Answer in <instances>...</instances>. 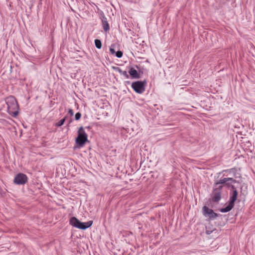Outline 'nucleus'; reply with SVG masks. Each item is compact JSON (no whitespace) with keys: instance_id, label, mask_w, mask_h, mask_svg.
Segmentation results:
<instances>
[{"instance_id":"obj_1","label":"nucleus","mask_w":255,"mask_h":255,"mask_svg":"<svg viewBox=\"0 0 255 255\" xmlns=\"http://www.w3.org/2000/svg\"><path fill=\"white\" fill-rule=\"evenodd\" d=\"M93 223L92 221H89L87 222H81L75 217H73L70 219V224L71 225L81 230H86L90 227Z\"/></svg>"},{"instance_id":"obj_2","label":"nucleus","mask_w":255,"mask_h":255,"mask_svg":"<svg viewBox=\"0 0 255 255\" xmlns=\"http://www.w3.org/2000/svg\"><path fill=\"white\" fill-rule=\"evenodd\" d=\"M88 141V135L82 127L78 131V136L76 138V143L78 147H82Z\"/></svg>"},{"instance_id":"obj_3","label":"nucleus","mask_w":255,"mask_h":255,"mask_svg":"<svg viewBox=\"0 0 255 255\" xmlns=\"http://www.w3.org/2000/svg\"><path fill=\"white\" fill-rule=\"evenodd\" d=\"M6 102L8 108V112H18L19 106L16 99L13 96L6 98Z\"/></svg>"},{"instance_id":"obj_4","label":"nucleus","mask_w":255,"mask_h":255,"mask_svg":"<svg viewBox=\"0 0 255 255\" xmlns=\"http://www.w3.org/2000/svg\"><path fill=\"white\" fill-rule=\"evenodd\" d=\"M146 81H138L134 82L131 84V87L138 94H142L145 91Z\"/></svg>"},{"instance_id":"obj_5","label":"nucleus","mask_w":255,"mask_h":255,"mask_svg":"<svg viewBox=\"0 0 255 255\" xmlns=\"http://www.w3.org/2000/svg\"><path fill=\"white\" fill-rule=\"evenodd\" d=\"M28 180L27 176L22 173H19L15 176L13 183L16 185H24Z\"/></svg>"},{"instance_id":"obj_6","label":"nucleus","mask_w":255,"mask_h":255,"mask_svg":"<svg viewBox=\"0 0 255 255\" xmlns=\"http://www.w3.org/2000/svg\"><path fill=\"white\" fill-rule=\"evenodd\" d=\"M203 214L206 217H208L210 220H214L218 217L219 215L214 212V211L209 208L206 206L203 207Z\"/></svg>"},{"instance_id":"obj_7","label":"nucleus","mask_w":255,"mask_h":255,"mask_svg":"<svg viewBox=\"0 0 255 255\" xmlns=\"http://www.w3.org/2000/svg\"><path fill=\"white\" fill-rule=\"evenodd\" d=\"M220 183H223L225 187L228 189H230L233 184L236 183H239L236 179L233 178L226 177L220 179Z\"/></svg>"},{"instance_id":"obj_8","label":"nucleus","mask_w":255,"mask_h":255,"mask_svg":"<svg viewBox=\"0 0 255 255\" xmlns=\"http://www.w3.org/2000/svg\"><path fill=\"white\" fill-rule=\"evenodd\" d=\"M100 14L101 16V20L102 23L103 28L104 30V31L107 32L109 31L110 29V26L108 23L107 19L102 11L100 12Z\"/></svg>"},{"instance_id":"obj_9","label":"nucleus","mask_w":255,"mask_h":255,"mask_svg":"<svg viewBox=\"0 0 255 255\" xmlns=\"http://www.w3.org/2000/svg\"><path fill=\"white\" fill-rule=\"evenodd\" d=\"M211 196L213 202H218L221 199V193L213 189Z\"/></svg>"},{"instance_id":"obj_10","label":"nucleus","mask_w":255,"mask_h":255,"mask_svg":"<svg viewBox=\"0 0 255 255\" xmlns=\"http://www.w3.org/2000/svg\"><path fill=\"white\" fill-rule=\"evenodd\" d=\"M238 192L237 190L230 191L229 201L235 204L237 200Z\"/></svg>"},{"instance_id":"obj_11","label":"nucleus","mask_w":255,"mask_h":255,"mask_svg":"<svg viewBox=\"0 0 255 255\" xmlns=\"http://www.w3.org/2000/svg\"><path fill=\"white\" fill-rule=\"evenodd\" d=\"M235 204L229 201V204L225 208H221L220 211L222 213H227L231 211L234 207Z\"/></svg>"},{"instance_id":"obj_12","label":"nucleus","mask_w":255,"mask_h":255,"mask_svg":"<svg viewBox=\"0 0 255 255\" xmlns=\"http://www.w3.org/2000/svg\"><path fill=\"white\" fill-rule=\"evenodd\" d=\"M128 73L132 78L139 79L140 78V75L138 74L137 71L133 68H130L128 71Z\"/></svg>"},{"instance_id":"obj_13","label":"nucleus","mask_w":255,"mask_h":255,"mask_svg":"<svg viewBox=\"0 0 255 255\" xmlns=\"http://www.w3.org/2000/svg\"><path fill=\"white\" fill-rule=\"evenodd\" d=\"M224 186H225L223 183H220V179L218 181H217L214 183L213 186V189H214L216 190H218V191L222 193V190Z\"/></svg>"},{"instance_id":"obj_14","label":"nucleus","mask_w":255,"mask_h":255,"mask_svg":"<svg viewBox=\"0 0 255 255\" xmlns=\"http://www.w3.org/2000/svg\"><path fill=\"white\" fill-rule=\"evenodd\" d=\"M114 70L119 72L121 75L124 76V77L126 79L129 78V75L128 74L127 72L126 71H123L119 67H114Z\"/></svg>"},{"instance_id":"obj_15","label":"nucleus","mask_w":255,"mask_h":255,"mask_svg":"<svg viewBox=\"0 0 255 255\" xmlns=\"http://www.w3.org/2000/svg\"><path fill=\"white\" fill-rule=\"evenodd\" d=\"M0 112H8V108L6 100L0 103Z\"/></svg>"},{"instance_id":"obj_16","label":"nucleus","mask_w":255,"mask_h":255,"mask_svg":"<svg viewBox=\"0 0 255 255\" xmlns=\"http://www.w3.org/2000/svg\"><path fill=\"white\" fill-rule=\"evenodd\" d=\"M95 44L96 47L98 49H101L102 47V42L99 39H95Z\"/></svg>"},{"instance_id":"obj_17","label":"nucleus","mask_w":255,"mask_h":255,"mask_svg":"<svg viewBox=\"0 0 255 255\" xmlns=\"http://www.w3.org/2000/svg\"><path fill=\"white\" fill-rule=\"evenodd\" d=\"M65 121V118H64L60 120L58 123H57L55 124V126L58 127H61L64 124Z\"/></svg>"},{"instance_id":"obj_18","label":"nucleus","mask_w":255,"mask_h":255,"mask_svg":"<svg viewBox=\"0 0 255 255\" xmlns=\"http://www.w3.org/2000/svg\"><path fill=\"white\" fill-rule=\"evenodd\" d=\"M116 56L118 58H121L123 56V52L121 51H118L116 53Z\"/></svg>"},{"instance_id":"obj_19","label":"nucleus","mask_w":255,"mask_h":255,"mask_svg":"<svg viewBox=\"0 0 255 255\" xmlns=\"http://www.w3.org/2000/svg\"><path fill=\"white\" fill-rule=\"evenodd\" d=\"M81 117V115L80 113H76L75 115V120H79Z\"/></svg>"},{"instance_id":"obj_20","label":"nucleus","mask_w":255,"mask_h":255,"mask_svg":"<svg viewBox=\"0 0 255 255\" xmlns=\"http://www.w3.org/2000/svg\"><path fill=\"white\" fill-rule=\"evenodd\" d=\"M113 46H114V45H112L111 46V47L110 48V52H111V53L112 54H115L116 53V52L115 51L114 48L112 47Z\"/></svg>"},{"instance_id":"obj_21","label":"nucleus","mask_w":255,"mask_h":255,"mask_svg":"<svg viewBox=\"0 0 255 255\" xmlns=\"http://www.w3.org/2000/svg\"><path fill=\"white\" fill-rule=\"evenodd\" d=\"M11 116L14 118H16L19 114V113H11Z\"/></svg>"},{"instance_id":"obj_22","label":"nucleus","mask_w":255,"mask_h":255,"mask_svg":"<svg viewBox=\"0 0 255 255\" xmlns=\"http://www.w3.org/2000/svg\"><path fill=\"white\" fill-rule=\"evenodd\" d=\"M234 170H235V169L234 168H232V169H229V170H224L223 171V172H232L233 171H234Z\"/></svg>"},{"instance_id":"obj_23","label":"nucleus","mask_w":255,"mask_h":255,"mask_svg":"<svg viewBox=\"0 0 255 255\" xmlns=\"http://www.w3.org/2000/svg\"><path fill=\"white\" fill-rule=\"evenodd\" d=\"M230 189H231V191L237 190L236 188L235 187V185L234 184L231 186Z\"/></svg>"},{"instance_id":"obj_24","label":"nucleus","mask_w":255,"mask_h":255,"mask_svg":"<svg viewBox=\"0 0 255 255\" xmlns=\"http://www.w3.org/2000/svg\"><path fill=\"white\" fill-rule=\"evenodd\" d=\"M211 232H210V231H206V233H207V234H208V235L210 234Z\"/></svg>"},{"instance_id":"obj_25","label":"nucleus","mask_w":255,"mask_h":255,"mask_svg":"<svg viewBox=\"0 0 255 255\" xmlns=\"http://www.w3.org/2000/svg\"><path fill=\"white\" fill-rule=\"evenodd\" d=\"M68 112H73V111H72L71 109H69L68 110Z\"/></svg>"},{"instance_id":"obj_26","label":"nucleus","mask_w":255,"mask_h":255,"mask_svg":"<svg viewBox=\"0 0 255 255\" xmlns=\"http://www.w3.org/2000/svg\"><path fill=\"white\" fill-rule=\"evenodd\" d=\"M70 113L72 115H73L74 113L71 112V113Z\"/></svg>"}]
</instances>
